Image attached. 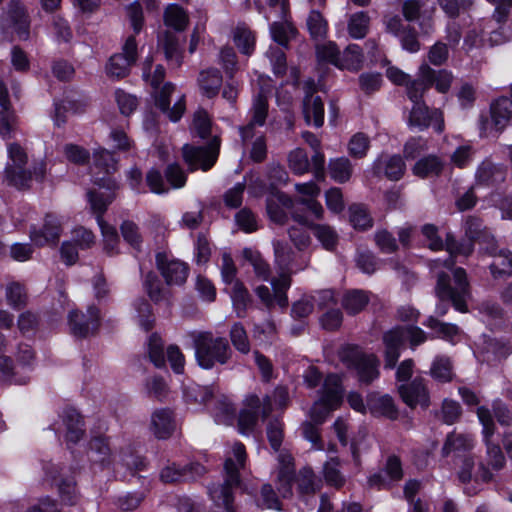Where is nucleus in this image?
I'll use <instances>...</instances> for the list:
<instances>
[{
  "mask_svg": "<svg viewBox=\"0 0 512 512\" xmlns=\"http://www.w3.org/2000/svg\"><path fill=\"white\" fill-rule=\"evenodd\" d=\"M2 25L7 29H13L20 40L29 37V20L24 7L18 1H11Z\"/></svg>",
  "mask_w": 512,
  "mask_h": 512,
  "instance_id": "22",
  "label": "nucleus"
},
{
  "mask_svg": "<svg viewBox=\"0 0 512 512\" xmlns=\"http://www.w3.org/2000/svg\"><path fill=\"white\" fill-rule=\"evenodd\" d=\"M275 264L278 269L279 276L287 275L290 277L292 273L303 270L308 265V260L304 259L301 265L294 260V252L285 243L275 241L273 243Z\"/></svg>",
  "mask_w": 512,
  "mask_h": 512,
  "instance_id": "24",
  "label": "nucleus"
},
{
  "mask_svg": "<svg viewBox=\"0 0 512 512\" xmlns=\"http://www.w3.org/2000/svg\"><path fill=\"white\" fill-rule=\"evenodd\" d=\"M404 18L409 22L417 21L423 33L429 34L434 30L433 15L435 7L426 0H406L402 5Z\"/></svg>",
  "mask_w": 512,
  "mask_h": 512,
  "instance_id": "17",
  "label": "nucleus"
},
{
  "mask_svg": "<svg viewBox=\"0 0 512 512\" xmlns=\"http://www.w3.org/2000/svg\"><path fill=\"white\" fill-rule=\"evenodd\" d=\"M362 61L361 48L356 44L349 45L341 54L339 69L357 71L361 68Z\"/></svg>",
  "mask_w": 512,
  "mask_h": 512,
  "instance_id": "49",
  "label": "nucleus"
},
{
  "mask_svg": "<svg viewBox=\"0 0 512 512\" xmlns=\"http://www.w3.org/2000/svg\"><path fill=\"white\" fill-rule=\"evenodd\" d=\"M234 42L241 53L251 55L255 47V36L245 26H237L234 31Z\"/></svg>",
  "mask_w": 512,
  "mask_h": 512,
  "instance_id": "55",
  "label": "nucleus"
},
{
  "mask_svg": "<svg viewBox=\"0 0 512 512\" xmlns=\"http://www.w3.org/2000/svg\"><path fill=\"white\" fill-rule=\"evenodd\" d=\"M215 422L223 425H231L235 419L236 409L227 396H219L211 411Z\"/></svg>",
  "mask_w": 512,
  "mask_h": 512,
  "instance_id": "41",
  "label": "nucleus"
},
{
  "mask_svg": "<svg viewBox=\"0 0 512 512\" xmlns=\"http://www.w3.org/2000/svg\"><path fill=\"white\" fill-rule=\"evenodd\" d=\"M453 284L450 277L445 273L438 274L436 295L439 298V304L436 306V314L444 316L448 311L447 301H451L453 307L461 312H467L466 300L470 295L469 283L466 272L463 268H456L452 271Z\"/></svg>",
  "mask_w": 512,
  "mask_h": 512,
  "instance_id": "4",
  "label": "nucleus"
},
{
  "mask_svg": "<svg viewBox=\"0 0 512 512\" xmlns=\"http://www.w3.org/2000/svg\"><path fill=\"white\" fill-rule=\"evenodd\" d=\"M159 46L163 48L165 57L168 61H175L180 65L181 52L179 48V39L175 33L170 31L163 32L158 39Z\"/></svg>",
  "mask_w": 512,
  "mask_h": 512,
  "instance_id": "44",
  "label": "nucleus"
},
{
  "mask_svg": "<svg viewBox=\"0 0 512 512\" xmlns=\"http://www.w3.org/2000/svg\"><path fill=\"white\" fill-rule=\"evenodd\" d=\"M343 388L337 374H329L323 383L320 397L309 411V417L315 424L321 425L333 410L342 403Z\"/></svg>",
  "mask_w": 512,
  "mask_h": 512,
  "instance_id": "6",
  "label": "nucleus"
},
{
  "mask_svg": "<svg viewBox=\"0 0 512 512\" xmlns=\"http://www.w3.org/2000/svg\"><path fill=\"white\" fill-rule=\"evenodd\" d=\"M420 100L412 101L414 105L410 112L409 125L421 130L433 126L438 133H441L444 130L442 113L437 109L429 111L428 107Z\"/></svg>",
  "mask_w": 512,
  "mask_h": 512,
  "instance_id": "18",
  "label": "nucleus"
},
{
  "mask_svg": "<svg viewBox=\"0 0 512 512\" xmlns=\"http://www.w3.org/2000/svg\"><path fill=\"white\" fill-rule=\"evenodd\" d=\"M340 356L349 368L356 371L360 382L369 384L378 378L379 361L374 354H366L355 346H346Z\"/></svg>",
  "mask_w": 512,
  "mask_h": 512,
  "instance_id": "11",
  "label": "nucleus"
},
{
  "mask_svg": "<svg viewBox=\"0 0 512 512\" xmlns=\"http://www.w3.org/2000/svg\"><path fill=\"white\" fill-rule=\"evenodd\" d=\"M63 425L65 428V439L68 443H77L83 436V420L74 409H68L63 414Z\"/></svg>",
  "mask_w": 512,
  "mask_h": 512,
  "instance_id": "36",
  "label": "nucleus"
},
{
  "mask_svg": "<svg viewBox=\"0 0 512 512\" xmlns=\"http://www.w3.org/2000/svg\"><path fill=\"white\" fill-rule=\"evenodd\" d=\"M288 165L293 173L302 175L309 170V160L306 152L301 148L292 150L288 155Z\"/></svg>",
  "mask_w": 512,
  "mask_h": 512,
  "instance_id": "61",
  "label": "nucleus"
},
{
  "mask_svg": "<svg viewBox=\"0 0 512 512\" xmlns=\"http://www.w3.org/2000/svg\"><path fill=\"white\" fill-rule=\"evenodd\" d=\"M477 416L482 425L483 442L486 446V462L493 470H501L505 465V457L500 446L493 441L495 424L490 410L484 406L477 409Z\"/></svg>",
  "mask_w": 512,
  "mask_h": 512,
  "instance_id": "12",
  "label": "nucleus"
},
{
  "mask_svg": "<svg viewBox=\"0 0 512 512\" xmlns=\"http://www.w3.org/2000/svg\"><path fill=\"white\" fill-rule=\"evenodd\" d=\"M243 257L253 266L255 274L264 281L269 280L270 268L258 251L251 248L243 250Z\"/></svg>",
  "mask_w": 512,
  "mask_h": 512,
  "instance_id": "54",
  "label": "nucleus"
},
{
  "mask_svg": "<svg viewBox=\"0 0 512 512\" xmlns=\"http://www.w3.org/2000/svg\"><path fill=\"white\" fill-rule=\"evenodd\" d=\"M7 156L4 174L8 185L17 189L28 188L32 181V172L28 166L26 150L18 143L7 145Z\"/></svg>",
  "mask_w": 512,
  "mask_h": 512,
  "instance_id": "8",
  "label": "nucleus"
},
{
  "mask_svg": "<svg viewBox=\"0 0 512 512\" xmlns=\"http://www.w3.org/2000/svg\"><path fill=\"white\" fill-rule=\"evenodd\" d=\"M205 472V467L199 463H190L183 467H179L173 463L162 469L160 479L165 483L194 480L202 476Z\"/></svg>",
  "mask_w": 512,
  "mask_h": 512,
  "instance_id": "27",
  "label": "nucleus"
},
{
  "mask_svg": "<svg viewBox=\"0 0 512 512\" xmlns=\"http://www.w3.org/2000/svg\"><path fill=\"white\" fill-rule=\"evenodd\" d=\"M293 200L284 193L276 192L275 195L267 200V213L270 219L278 224H282L286 220L285 209H291Z\"/></svg>",
  "mask_w": 512,
  "mask_h": 512,
  "instance_id": "33",
  "label": "nucleus"
},
{
  "mask_svg": "<svg viewBox=\"0 0 512 512\" xmlns=\"http://www.w3.org/2000/svg\"><path fill=\"white\" fill-rule=\"evenodd\" d=\"M406 340H409L411 347H415L426 341V334L416 326L397 327L384 334L386 368L395 366Z\"/></svg>",
  "mask_w": 512,
  "mask_h": 512,
  "instance_id": "7",
  "label": "nucleus"
},
{
  "mask_svg": "<svg viewBox=\"0 0 512 512\" xmlns=\"http://www.w3.org/2000/svg\"><path fill=\"white\" fill-rule=\"evenodd\" d=\"M485 250L493 257L489 265L491 275L494 279L512 276V252L506 249H498L496 242L486 245Z\"/></svg>",
  "mask_w": 512,
  "mask_h": 512,
  "instance_id": "25",
  "label": "nucleus"
},
{
  "mask_svg": "<svg viewBox=\"0 0 512 512\" xmlns=\"http://www.w3.org/2000/svg\"><path fill=\"white\" fill-rule=\"evenodd\" d=\"M68 323L71 333L75 337H87L94 333L99 327V310L96 307L91 306L88 308L86 315L78 311H71L68 315Z\"/></svg>",
  "mask_w": 512,
  "mask_h": 512,
  "instance_id": "19",
  "label": "nucleus"
},
{
  "mask_svg": "<svg viewBox=\"0 0 512 512\" xmlns=\"http://www.w3.org/2000/svg\"><path fill=\"white\" fill-rule=\"evenodd\" d=\"M183 158L190 171L201 169L207 171L216 163L219 154V143L214 139L207 146L184 145Z\"/></svg>",
  "mask_w": 512,
  "mask_h": 512,
  "instance_id": "14",
  "label": "nucleus"
},
{
  "mask_svg": "<svg viewBox=\"0 0 512 512\" xmlns=\"http://www.w3.org/2000/svg\"><path fill=\"white\" fill-rule=\"evenodd\" d=\"M370 18L366 12L352 14L348 20L349 35L355 39L364 38L368 32Z\"/></svg>",
  "mask_w": 512,
  "mask_h": 512,
  "instance_id": "51",
  "label": "nucleus"
},
{
  "mask_svg": "<svg viewBox=\"0 0 512 512\" xmlns=\"http://www.w3.org/2000/svg\"><path fill=\"white\" fill-rule=\"evenodd\" d=\"M246 451L242 443H235L224 464L225 480L223 484L209 487V495L218 510L213 512H235L232 506V489L240 484V470L245 468Z\"/></svg>",
  "mask_w": 512,
  "mask_h": 512,
  "instance_id": "3",
  "label": "nucleus"
},
{
  "mask_svg": "<svg viewBox=\"0 0 512 512\" xmlns=\"http://www.w3.org/2000/svg\"><path fill=\"white\" fill-rule=\"evenodd\" d=\"M94 183L97 188L88 191V202L93 213L97 215L96 219L103 236L104 250L108 255H114L118 253L119 237L116 229L106 223L102 215L115 199L119 185L109 176L97 178Z\"/></svg>",
  "mask_w": 512,
  "mask_h": 512,
  "instance_id": "2",
  "label": "nucleus"
},
{
  "mask_svg": "<svg viewBox=\"0 0 512 512\" xmlns=\"http://www.w3.org/2000/svg\"><path fill=\"white\" fill-rule=\"evenodd\" d=\"M370 406L374 412L386 416L390 419H395L397 417V409L395 407L393 398L389 395H382L372 398L370 400Z\"/></svg>",
  "mask_w": 512,
  "mask_h": 512,
  "instance_id": "57",
  "label": "nucleus"
},
{
  "mask_svg": "<svg viewBox=\"0 0 512 512\" xmlns=\"http://www.w3.org/2000/svg\"><path fill=\"white\" fill-rule=\"evenodd\" d=\"M259 11L267 20L276 18L270 26L272 39L281 46H286L290 40L293 28L285 21L288 12L287 0H255Z\"/></svg>",
  "mask_w": 512,
  "mask_h": 512,
  "instance_id": "9",
  "label": "nucleus"
},
{
  "mask_svg": "<svg viewBox=\"0 0 512 512\" xmlns=\"http://www.w3.org/2000/svg\"><path fill=\"white\" fill-rule=\"evenodd\" d=\"M444 167V162L435 155H429L418 160L412 171L414 175L426 178L429 176L439 175Z\"/></svg>",
  "mask_w": 512,
  "mask_h": 512,
  "instance_id": "40",
  "label": "nucleus"
},
{
  "mask_svg": "<svg viewBox=\"0 0 512 512\" xmlns=\"http://www.w3.org/2000/svg\"><path fill=\"white\" fill-rule=\"evenodd\" d=\"M329 173L336 182L344 183L348 181L352 175V165L349 159L340 157L332 159L329 162Z\"/></svg>",
  "mask_w": 512,
  "mask_h": 512,
  "instance_id": "52",
  "label": "nucleus"
},
{
  "mask_svg": "<svg viewBox=\"0 0 512 512\" xmlns=\"http://www.w3.org/2000/svg\"><path fill=\"white\" fill-rule=\"evenodd\" d=\"M194 348L196 360L204 369L227 363L232 353L226 338L214 337L210 332L195 335Z\"/></svg>",
  "mask_w": 512,
  "mask_h": 512,
  "instance_id": "5",
  "label": "nucleus"
},
{
  "mask_svg": "<svg viewBox=\"0 0 512 512\" xmlns=\"http://www.w3.org/2000/svg\"><path fill=\"white\" fill-rule=\"evenodd\" d=\"M402 477L403 470L399 458L390 456L383 470L371 475L368 479V483L371 487L381 489L389 486L392 482L401 480Z\"/></svg>",
  "mask_w": 512,
  "mask_h": 512,
  "instance_id": "28",
  "label": "nucleus"
},
{
  "mask_svg": "<svg viewBox=\"0 0 512 512\" xmlns=\"http://www.w3.org/2000/svg\"><path fill=\"white\" fill-rule=\"evenodd\" d=\"M156 266L168 286H181L188 278V265L166 253H157Z\"/></svg>",
  "mask_w": 512,
  "mask_h": 512,
  "instance_id": "16",
  "label": "nucleus"
},
{
  "mask_svg": "<svg viewBox=\"0 0 512 512\" xmlns=\"http://www.w3.org/2000/svg\"><path fill=\"white\" fill-rule=\"evenodd\" d=\"M402 400L411 408L420 405L424 408L429 406V393L422 378L416 377L408 384H401L398 387Z\"/></svg>",
  "mask_w": 512,
  "mask_h": 512,
  "instance_id": "26",
  "label": "nucleus"
},
{
  "mask_svg": "<svg viewBox=\"0 0 512 512\" xmlns=\"http://www.w3.org/2000/svg\"><path fill=\"white\" fill-rule=\"evenodd\" d=\"M183 394L186 402L203 404L213 396L214 391L211 387L190 383L185 386Z\"/></svg>",
  "mask_w": 512,
  "mask_h": 512,
  "instance_id": "53",
  "label": "nucleus"
},
{
  "mask_svg": "<svg viewBox=\"0 0 512 512\" xmlns=\"http://www.w3.org/2000/svg\"><path fill=\"white\" fill-rule=\"evenodd\" d=\"M88 457L91 462L106 465L110 463L111 449L104 436H95L89 443Z\"/></svg>",
  "mask_w": 512,
  "mask_h": 512,
  "instance_id": "38",
  "label": "nucleus"
},
{
  "mask_svg": "<svg viewBox=\"0 0 512 512\" xmlns=\"http://www.w3.org/2000/svg\"><path fill=\"white\" fill-rule=\"evenodd\" d=\"M474 464L472 458L463 459L462 465L458 471V478L462 483H469L472 479H474L475 482H489L492 480L493 474L483 463H479L477 471L473 474Z\"/></svg>",
  "mask_w": 512,
  "mask_h": 512,
  "instance_id": "32",
  "label": "nucleus"
},
{
  "mask_svg": "<svg viewBox=\"0 0 512 512\" xmlns=\"http://www.w3.org/2000/svg\"><path fill=\"white\" fill-rule=\"evenodd\" d=\"M349 213L350 222L355 229L365 230L372 227V218L364 206L352 205Z\"/></svg>",
  "mask_w": 512,
  "mask_h": 512,
  "instance_id": "62",
  "label": "nucleus"
},
{
  "mask_svg": "<svg viewBox=\"0 0 512 512\" xmlns=\"http://www.w3.org/2000/svg\"><path fill=\"white\" fill-rule=\"evenodd\" d=\"M431 376L441 382H448L452 379V365L447 357H436L430 369Z\"/></svg>",
  "mask_w": 512,
  "mask_h": 512,
  "instance_id": "58",
  "label": "nucleus"
},
{
  "mask_svg": "<svg viewBox=\"0 0 512 512\" xmlns=\"http://www.w3.org/2000/svg\"><path fill=\"white\" fill-rule=\"evenodd\" d=\"M198 81L202 93L208 98H212L219 92L222 85V76L219 70L210 68L200 73Z\"/></svg>",
  "mask_w": 512,
  "mask_h": 512,
  "instance_id": "39",
  "label": "nucleus"
},
{
  "mask_svg": "<svg viewBox=\"0 0 512 512\" xmlns=\"http://www.w3.org/2000/svg\"><path fill=\"white\" fill-rule=\"evenodd\" d=\"M271 92L270 88H261L260 92L253 99L251 107V120L258 126L265 124L268 114V94Z\"/></svg>",
  "mask_w": 512,
  "mask_h": 512,
  "instance_id": "42",
  "label": "nucleus"
},
{
  "mask_svg": "<svg viewBox=\"0 0 512 512\" xmlns=\"http://www.w3.org/2000/svg\"><path fill=\"white\" fill-rule=\"evenodd\" d=\"M425 325L435 330L439 334V336L450 341H453L454 337L458 336L460 332L459 328L456 325L440 322L439 320L432 316L428 318Z\"/></svg>",
  "mask_w": 512,
  "mask_h": 512,
  "instance_id": "64",
  "label": "nucleus"
},
{
  "mask_svg": "<svg viewBox=\"0 0 512 512\" xmlns=\"http://www.w3.org/2000/svg\"><path fill=\"white\" fill-rule=\"evenodd\" d=\"M306 96L303 101V114L307 124L313 121L315 127L319 128L324 123V104L320 96L314 95L315 84L313 80L305 84Z\"/></svg>",
  "mask_w": 512,
  "mask_h": 512,
  "instance_id": "23",
  "label": "nucleus"
},
{
  "mask_svg": "<svg viewBox=\"0 0 512 512\" xmlns=\"http://www.w3.org/2000/svg\"><path fill=\"white\" fill-rule=\"evenodd\" d=\"M151 426L157 438H168L175 427L172 411L169 409L156 410L151 417Z\"/></svg>",
  "mask_w": 512,
  "mask_h": 512,
  "instance_id": "35",
  "label": "nucleus"
},
{
  "mask_svg": "<svg viewBox=\"0 0 512 512\" xmlns=\"http://www.w3.org/2000/svg\"><path fill=\"white\" fill-rule=\"evenodd\" d=\"M165 76L163 66H153L152 57H147L142 64V77L153 89L152 96L159 108L172 122H178L186 110L185 96H174L175 86L169 82L161 85Z\"/></svg>",
  "mask_w": 512,
  "mask_h": 512,
  "instance_id": "1",
  "label": "nucleus"
},
{
  "mask_svg": "<svg viewBox=\"0 0 512 512\" xmlns=\"http://www.w3.org/2000/svg\"><path fill=\"white\" fill-rule=\"evenodd\" d=\"M188 15L183 8L176 4H170L165 9L164 22L175 31H183L188 25Z\"/></svg>",
  "mask_w": 512,
  "mask_h": 512,
  "instance_id": "45",
  "label": "nucleus"
},
{
  "mask_svg": "<svg viewBox=\"0 0 512 512\" xmlns=\"http://www.w3.org/2000/svg\"><path fill=\"white\" fill-rule=\"evenodd\" d=\"M373 170L375 174L384 173L385 176L390 179L397 181L405 172V163L400 156H380L375 160L373 164Z\"/></svg>",
  "mask_w": 512,
  "mask_h": 512,
  "instance_id": "29",
  "label": "nucleus"
},
{
  "mask_svg": "<svg viewBox=\"0 0 512 512\" xmlns=\"http://www.w3.org/2000/svg\"><path fill=\"white\" fill-rule=\"evenodd\" d=\"M474 446V438L470 434H450L443 446V453L445 455L453 451H466L472 449Z\"/></svg>",
  "mask_w": 512,
  "mask_h": 512,
  "instance_id": "50",
  "label": "nucleus"
},
{
  "mask_svg": "<svg viewBox=\"0 0 512 512\" xmlns=\"http://www.w3.org/2000/svg\"><path fill=\"white\" fill-rule=\"evenodd\" d=\"M294 218L301 225H305L313 231L314 236L322 244L323 248L331 251L336 247L338 235L332 227L322 224H310L305 217L300 215H295Z\"/></svg>",
  "mask_w": 512,
  "mask_h": 512,
  "instance_id": "30",
  "label": "nucleus"
},
{
  "mask_svg": "<svg viewBox=\"0 0 512 512\" xmlns=\"http://www.w3.org/2000/svg\"><path fill=\"white\" fill-rule=\"evenodd\" d=\"M369 302L367 292L362 290H352L347 292L342 300V305L350 314L359 313Z\"/></svg>",
  "mask_w": 512,
  "mask_h": 512,
  "instance_id": "47",
  "label": "nucleus"
},
{
  "mask_svg": "<svg viewBox=\"0 0 512 512\" xmlns=\"http://www.w3.org/2000/svg\"><path fill=\"white\" fill-rule=\"evenodd\" d=\"M506 178V170L503 166L484 161L476 171V180L483 185H496Z\"/></svg>",
  "mask_w": 512,
  "mask_h": 512,
  "instance_id": "34",
  "label": "nucleus"
},
{
  "mask_svg": "<svg viewBox=\"0 0 512 512\" xmlns=\"http://www.w3.org/2000/svg\"><path fill=\"white\" fill-rule=\"evenodd\" d=\"M272 412L271 398L265 396L261 400L257 395H249L244 402V408L238 417V426L241 434H248L255 428L259 414L266 418Z\"/></svg>",
  "mask_w": 512,
  "mask_h": 512,
  "instance_id": "13",
  "label": "nucleus"
},
{
  "mask_svg": "<svg viewBox=\"0 0 512 512\" xmlns=\"http://www.w3.org/2000/svg\"><path fill=\"white\" fill-rule=\"evenodd\" d=\"M465 231L470 240H480L487 245L495 241L494 237L483 229L482 221L478 218H468Z\"/></svg>",
  "mask_w": 512,
  "mask_h": 512,
  "instance_id": "56",
  "label": "nucleus"
},
{
  "mask_svg": "<svg viewBox=\"0 0 512 512\" xmlns=\"http://www.w3.org/2000/svg\"><path fill=\"white\" fill-rule=\"evenodd\" d=\"M296 482L299 492L303 495L313 494L319 487V481L312 470L308 468H304L299 472Z\"/></svg>",
  "mask_w": 512,
  "mask_h": 512,
  "instance_id": "59",
  "label": "nucleus"
},
{
  "mask_svg": "<svg viewBox=\"0 0 512 512\" xmlns=\"http://www.w3.org/2000/svg\"><path fill=\"white\" fill-rule=\"evenodd\" d=\"M29 376L15 368L12 359L8 356H0V382L4 384H26Z\"/></svg>",
  "mask_w": 512,
  "mask_h": 512,
  "instance_id": "37",
  "label": "nucleus"
},
{
  "mask_svg": "<svg viewBox=\"0 0 512 512\" xmlns=\"http://www.w3.org/2000/svg\"><path fill=\"white\" fill-rule=\"evenodd\" d=\"M5 297L9 306L19 310L26 305L27 294L24 286L19 282H10L5 288Z\"/></svg>",
  "mask_w": 512,
  "mask_h": 512,
  "instance_id": "48",
  "label": "nucleus"
},
{
  "mask_svg": "<svg viewBox=\"0 0 512 512\" xmlns=\"http://www.w3.org/2000/svg\"><path fill=\"white\" fill-rule=\"evenodd\" d=\"M143 286L149 298L155 303L168 300L170 297L169 291L163 286L157 275L153 272H149L145 275Z\"/></svg>",
  "mask_w": 512,
  "mask_h": 512,
  "instance_id": "43",
  "label": "nucleus"
},
{
  "mask_svg": "<svg viewBox=\"0 0 512 512\" xmlns=\"http://www.w3.org/2000/svg\"><path fill=\"white\" fill-rule=\"evenodd\" d=\"M307 27L314 39H323L328 29L326 20L315 10H312L307 18Z\"/></svg>",
  "mask_w": 512,
  "mask_h": 512,
  "instance_id": "60",
  "label": "nucleus"
},
{
  "mask_svg": "<svg viewBox=\"0 0 512 512\" xmlns=\"http://www.w3.org/2000/svg\"><path fill=\"white\" fill-rule=\"evenodd\" d=\"M230 289V295L238 317H242L245 309L250 302V296L244 285L238 280L227 284Z\"/></svg>",
  "mask_w": 512,
  "mask_h": 512,
  "instance_id": "46",
  "label": "nucleus"
},
{
  "mask_svg": "<svg viewBox=\"0 0 512 512\" xmlns=\"http://www.w3.org/2000/svg\"><path fill=\"white\" fill-rule=\"evenodd\" d=\"M473 240L468 239L462 243H457L454 239L448 237L446 241V250L449 253V256L445 260L435 259L431 263V269L436 270L441 265L445 266L448 269H452L454 265L453 256L455 255H463L469 256L473 252Z\"/></svg>",
  "mask_w": 512,
  "mask_h": 512,
  "instance_id": "31",
  "label": "nucleus"
},
{
  "mask_svg": "<svg viewBox=\"0 0 512 512\" xmlns=\"http://www.w3.org/2000/svg\"><path fill=\"white\" fill-rule=\"evenodd\" d=\"M18 131V117L11 107L6 85L0 80V136L10 139Z\"/></svg>",
  "mask_w": 512,
  "mask_h": 512,
  "instance_id": "21",
  "label": "nucleus"
},
{
  "mask_svg": "<svg viewBox=\"0 0 512 512\" xmlns=\"http://www.w3.org/2000/svg\"><path fill=\"white\" fill-rule=\"evenodd\" d=\"M62 231L60 219L53 214L45 216L42 228L32 227L30 230V239L36 246L56 245L59 241Z\"/></svg>",
  "mask_w": 512,
  "mask_h": 512,
  "instance_id": "20",
  "label": "nucleus"
},
{
  "mask_svg": "<svg viewBox=\"0 0 512 512\" xmlns=\"http://www.w3.org/2000/svg\"><path fill=\"white\" fill-rule=\"evenodd\" d=\"M453 75L447 70L435 71L427 64L420 66L417 79L408 86V97L411 101L422 99L424 93L432 86L440 93H446L452 83Z\"/></svg>",
  "mask_w": 512,
  "mask_h": 512,
  "instance_id": "10",
  "label": "nucleus"
},
{
  "mask_svg": "<svg viewBox=\"0 0 512 512\" xmlns=\"http://www.w3.org/2000/svg\"><path fill=\"white\" fill-rule=\"evenodd\" d=\"M230 338L233 346L241 353L247 354L250 351V343L245 328L241 323H235L230 331Z\"/></svg>",
  "mask_w": 512,
  "mask_h": 512,
  "instance_id": "63",
  "label": "nucleus"
},
{
  "mask_svg": "<svg viewBox=\"0 0 512 512\" xmlns=\"http://www.w3.org/2000/svg\"><path fill=\"white\" fill-rule=\"evenodd\" d=\"M137 57V43L134 36H129L122 47V52L112 55L106 64L107 75L115 79L126 77L132 65L136 63Z\"/></svg>",
  "mask_w": 512,
  "mask_h": 512,
  "instance_id": "15",
  "label": "nucleus"
}]
</instances>
